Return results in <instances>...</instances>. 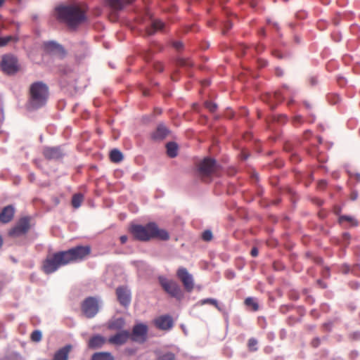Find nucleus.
<instances>
[{
  "label": "nucleus",
  "mask_w": 360,
  "mask_h": 360,
  "mask_svg": "<svg viewBox=\"0 0 360 360\" xmlns=\"http://www.w3.org/2000/svg\"><path fill=\"white\" fill-rule=\"evenodd\" d=\"M129 230L134 238L139 241L146 242L153 238L165 241L169 239V233L165 229H160L155 222H149L146 225L132 224Z\"/></svg>",
  "instance_id": "f257e3e1"
},
{
  "label": "nucleus",
  "mask_w": 360,
  "mask_h": 360,
  "mask_svg": "<svg viewBox=\"0 0 360 360\" xmlns=\"http://www.w3.org/2000/svg\"><path fill=\"white\" fill-rule=\"evenodd\" d=\"M56 12L58 19L72 29L86 20L85 11L77 4L58 6Z\"/></svg>",
  "instance_id": "f03ea898"
},
{
  "label": "nucleus",
  "mask_w": 360,
  "mask_h": 360,
  "mask_svg": "<svg viewBox=\"0 0 360 360\" xmlns=\"http://www.w3.org/2000/svg\"><path fill=\"white\" fill-rule=\"evenodd\" d=\"M29 92V105L32 109H39L46 104L49 91L45 83L41 81L32 83L30 86Z\"/></svg>",
  "instance_id": "7ed1b4c3"
},
{
  "label": "nucleus",
  "mask_w": 360,
  "mask_h": 360,
  "mask_svg": "<svg viewBox=\"0 0 360 360\" xmlns=\"http://www.w3.org/2000/svg\"><path fill=\"white\" fill-rule=\"evenodd\" d=\"M65 265L68 264L63 251H58L46 256L42 262L41 269L46 274H51Z\"/></svg>",
  "instance_id": "20e7f679"
},
{
  "label": "nucleus",
  "mask_w": 360,
  "mask_h": 360,
  "mask_svg": "<svg viewBox=\"0 0 360 360\" xmlns=\"http://www.w3.org/2000/svg\"><path fill=\"white\" fill-rule=\"evenodd\" d=\"M91 248L89 245H77L68 250H64L63 253L67 264H69L86 259L91 254Z\"/></svg>",
  "instance_id": "39448f33"
},
{
  "label": "nucleus",
  "mask_w": 360,
  "mask_h": 360,
  "mask_svg": "<svg viewBox=\"0 0 360 360\" xmlns=\"http://www.w3.org/2000/svg\"><path fill=\"white\" fill-rule=\"evenodd\" d=\"M158 280L163 290L171 297L176 299L181 298L182 291L181 287L176 282L169 280L164 276H159Z\"/></svg>",
  "instance_id": "423d86ee"
},
{
  "label": "nucleus",
  "mask_w": 360,
  "mask_h": 360,
  "mask_svg": "<svg viewBox=\"0 0 360 360\" xmlns=\"http://www.w3.org/2000/svg\"><path fill=\"white\" fill-rule=\"evenodd\" d=\"M30 218L23 217L18 219L17 223L8 231L11 237H19L26 234L30 228Z\"/></svg>",
  "instance_id": "0eeeda50"
},
{
  "label": "nucleus",
  "mask_w": 360,
  "mask_h": 360,
  "mask_svg": "<svg viewBox=\"0 0 360 360\" xmlns=\"http://www.w3.org/2000/svg\"><path fill=\"white\" fill-rule=\"evenodd\" d=\"M1 68L7 75H14L19 70L17 58L13 55H4L1 61Z\"/></svg>",
  "instance_id": "6e6552de"
},
{
  "label": "nucleus",
  "mask_w": 360,
  "mask_h": 360,
  "mask_svg": "<svg viewBox=\"0 0 360 360\" xmlns=\"http://www.w3.org/2000/svg\"><path fill=\"white\" fill-rule=\"evenodd\" d=\"M217 162L210 158H204L198 165V172L202 178L210 176L217 170Z\"/></svg>",
  "instance_id": "1a4fd4ad"
},
{
  "label": "nucleus",
  "mask_w": 360,
  "mask_h": 360,
  "mask_svg": "<svg viewBox=\"0 0 360 360\" xmlns=\"http://www.w3.org/2000/svg\"><path fill=\"white\" fill-rule=\"evenodd\" d=\"M81 307L85 316L87 318H92L98 311V302L95 297H89L84 300Z\"/></svg>",
  "instance_id": "9d476101"
},
{
  "label": "nucleus",
  "mask_w": 360,
  "mask_h": 360,
  "mask_svg": "<svg viewBox=\"0 0 360 360\" xmlns=\"http://www.w3.org/2000/svg\"><path fill=\"white\" fill-rule=\"evenodd\" d=\"M148 326L144 323H138L134 326L130 339L136 342L143 343L147 340Z\"/></svg>",
  "instance_id": "9b49d317"
},
{
  "label": "nucleus",
  "mask_w": 360,
  "mask_h": 360,
  "mask_svg": "<svg viewBox=\"0 0 360 360\" xmlns=\"http://www.w3.org/2000/svg\"><path fill=\"white\" fill-rule=\"evenodd\" d=\"M176 276L181 281L186 291L191 292L193 290L194 288L193 278L185 267L181 266L177 269Z\"/></svg>",
  "instance_id": "f8f14e48"
},
{
  "label": "nucleus",
  "mask_w": 360,
  "mask_h": 360,
  "mask_svg": "<svg viewBox=\"0 0 360 360\" xmlns=\"http://www.w3.org/2000/svg\"><path fill=\"white\" fill-rule=\"evenodd\" d=\"M155 326L162 330H169L174 326V321L169 315H162L153 321Z\"/></svg>",
  "instance_id": "ddd939ff"
},
{
  "label": "nucleus",
  "mask_w": 360,
  "mask_h": 360,
  "mask_svg": "<svg viewBox=\"0 0 360 360\" xmlns=\"http://www.w3.org/2000/svg\"><path fill=\"white\" fill-rule=\"evenodd\" d=\"M129 339H130V332L129 330H121L109 337L108 342L110 344L120 346L125 344Z\"/></svg>",
  "instance_id": "4468645a"
},
{
  "label": "nucleus",
  "mask_w": 360,
  "mask_h": 360,
  "mask_svg": "<svg viewBox=\"0 0 360 360\" xmlns=\"http://www.w3.org/2000/svg\"><path fill=\"white\" fill-rule=\"evenodd\" d=\"M42 154L44 157L49 160H58L60 158H62L63 156V153L60 146H46L43 149Z\"/></svg>",
  "instance_id": "2eb2a0df"
},
{
  "label": "nucleus",
  "mask_w": 360,
  "mask_h": 360,
  "mask_svg": "<svg viewBox=\"0 0 360 360\" xmlns=\"http://www.w3.org/2000/svg\"><path fill=\"white\" fill-rule=\"evenodd\" d=\"M117 300L123 306H128L131 302V292L127 286H120L116 290Z\"/></svg>",
  "instance_id": "dca6fc26"
},
{
  "label": "nucleus",
  "mask_w": 360,
  "mask_h": 360,
  "mask_svg": "<svg viewBox=\"0 0 360 360\" xmlns=\"http://www.w3.org/2000/svg\"><path fill=\"white\" fill-rule=\"evenodd\" d=\"M15 210L13 205H9L4 207L0 212V222L8 224L13 219Z\"/></svg>",
  "instance_id": "f3484780"
},
{
  "label": "nucleus",
  "mask_w": 360,
  "mask_h": 360,
  "mask_svg": "<svg viewBox=\"0 0 360 360\" xmlns=\"http://www.w3.org/2000/svg\"><path fill=\"white\" fill-rule=\"evenodd\" d=\"M169 134L168 129L162 124H159L154 132L151 134V138L155 141H160L166 138Z\"/></svg>",
  "instance_id": "a211bd4d"
},
{
  "label": "nucleus",
  "mask_w": 360,
  "mask_h": 360,
  "mask_svg": "<svg viewBox=\"0 0 360 360\" xmlns=\"http://www.w3.org/2000/svg\"><path fill=\"white\" fill-rule=\"evenodd\" d=\"M72 347L71 345H66L62 348L59 349L55 353L53 360H68Z\"/></svg>",
  "instance_id": "6ab92c4d"
},
{
  "label": "nucleus",
  "mask_w": 360,
  "mask_h": 360,
  "mask_svg": "<svg viewBox=\"0 0 360 360\" xmlns=\"http://www.w3.org/2000/svg\"><path fill=\"white\" fill-rule=\"evenodd\" d=\"M105 342V339L101 335H97L91 337L88 342L90 349H96L101 348Z\"/></svg>",
  "instance_id": "aec40b11"
},
{
  "label": "nucleus",
  "mask_w": 360,
  "mask_h": 360,
  "mask_svg": "<svg viewBox=\"0 0 360 360\" xmlns=\"http://www.w3.org/2000/svg\"><path fill=\"white\" fill-rule=\"evenodd\" d=\"M108 6L115 10H122L124 5L131 4L135 0H105Z\"/></svg>",
  "instance_id": "412c9836"
},
{
  "label": "nucleus",
  "mask_w": 360,
  "mask_h": 360,
  "mask_svg": "<svg viewBox=\"0 0 360 360\" xmlns=\"http://www.w3.org/2000/svg\"><path fill=\"white\" fill-rule=\"evenodd\" d=\"M125 324L123 318H117L110 320L108 322V328L112 330L121 331Z\"/></svg>",
  "instance_id": "4be33fe9"
},
{
  "label": "nucleus",
  "mask_w": 360,
  "mask_h": 360,
  "mask_svg": "<svg viewBox=\"0 0 360 360\" xmlns=\"http://www.w3.org/2000/svg\"><path fill=\"white\" fill-rule=\"evenodd\" d=\"M165 24L160 20H155L152 22L151 26L147 29L149 35L153 34L156 31L163 29Z\"/></svg>",
  "instance_id": "5701e85b"
},
{
  "label": "nucleus",
  "mask_w": 360,
  "mask_h": 360,
  "mask_svg": "<svg viewBox=\"0 0 360 360\" xmlns=\"http://www.w3.org/2000/svg\"><path fill=\"white\" fill-rule=\"evenodd\" d=\"M167 153L170 158H175L178 154V146L174 142H169L166 145Z\"/></svg>",
  "instance_id": "b1692460"
},
{
  "label": "nucleus",
  "mask_w": 360,
  "mask_h": 360,
  "mask_svg": "<svg viewBox=\"0 0 360 360\" xmlns=\"http://www.w3.org/2000/svg\"><path fill=\"white\" fill-rule=\"evenodd\" d=\"M91 360H114V357L109 352H97L93 354Z\"/></svg>",
  "instance_id": "393cba45"
},
{
  "label": "nucleus",
  "mask_w": 360,
  "mask_h": 360,
  "mask_svg": "<svg viewBox=\"0 0 360 360\" xmlns=\"http://www.w3.org/2000/svg\"><path fill=\"white\" fill-rule=\"evenodd\" d=\"M198 304L200 305L210 304L214 306L219 311H223L222 307L218 303L217 300L214 298H206L201 300L198 302Z\"/></svg>",
  "instance_id": "a878e982"
},
{
  "label": "nucleus",
  "mask_w": 360,
  "mask_h": 360,
  "mask_svg": "<svg viewBox=\"0 0 360 360\" xmlns=\"http://www.w3.org/2000/svg\"><path fill=\"white\" fill-rule=\"evenodd\" d=\"M110 160L113 162H120L123 160L122 153L118 149H112L110 153Z\"/></svg>",
  "instance_id": "bb28decb"
},
{
  "label": "nucleus",
  "mask_w": 360,
  "mask_h": 360,
  "mask_svg": "<svg viewBox=\"0 0 360 360\" xmlns=\"http://www.w3.org/2000/svg\"><path fill=\"white\" fill-rule=\"evenodd\" d=\"M84 200V195L82 193H75L72 198V205L74 208H79Z\"/></svg>",
  "instance_id": "cd10ccee"
},
{
  "label": "nucleus",
  "mask_w": 360,
  "mask_h": 360,
  "mask_svg": "<svg viewBox=\"0 0 360 360\" xmlns=\"http://www.w3.org/2000/svg\"><path fill=\"white\" fill-rule=\"evenodd\" d=\"M44 47H45V49L48 51H64L63 47L60 44H58L54 41L46 42L44 44Z\"/></svg>",
  "instance_id": "c85d7f7f"
},
{
  "label": "nucleus",
  "mask_w": 360,
  "mask_h": 360,
  "mask_svg": "<svg viewBox=\"0 0 360 360\" xmlns=\"http://www.w3.org/2000/svg\"><path fill=\"white\" fill-rule=\"evenodd\" d=\"M176 356L173 352H167L160 353L155 360H175Z\"/></svg>",
  "instance_id": "c756f323"
},
{
  "label": "nucleus",
  "mask_w": 360,
  "mask_h": 360,
  "mask_svg": "<svg viewBox=\"0 0 360 360\" xmlns=\"http://www.w3.org/2000/svg\"><path fill=\"white\" fill-rule=\"evenodd\" d=\"M344 221L349 222L352 226H358V221L354 218H353L351 216L348 215H341L339 217V222L340 224L343 223Z\"/></svg>",
  "instance_id": "7c9ffc66"
},
{
  "label": "nucleus",
  "mask_w": 360,
  "mask_h": 360,
  "mask_svg": "<svg viewBox=\"0 0 360 360\" xmlns=\"http://www.w3.org/2000/svg\"><path fill=\"white\" fill-rule=\"evenodd\" d=\"M257 345H258L257 340L255 338H250L248 340V344H247L248 350L251 352H257L258 349Z\"/></svg>",
  "instance_id": "2f4dec72"
},
{
  "label": "nucleus",
  "mask_w": 360,
  "mask_h": 360,
  "mask_svg": "<svg viewBox=\"0 0 360 360\" xmlns=\"http://www.w3.org/2000/svg\"><path fill=\"white\" fill-rule=\"evenodd\" d=\"M245 304L248 307H251L255 311L259 309V305L253 297H247L245 300Z\"/></svg>",
  "instance_id": "473e14b6"
},
{
  "label": "nucleus",
  "mask_w": 360,
  "mask_h": 360,
  "mask_svg": "<svg viewBox=\"0 0 360 360\" xmlns=\"http://www.w3.org/2000/svg\"><path fill=\"white\" fill-rule=\"evenodd\" d=\"M41 332L39 330H34L30 335V339L32 342H39L41 340Z\"/></svg>",
  "instance_id": "72a5a7b5"
},
{
  "label": "nucleus",
  "mask_w": 360,
  "mask_h": 360,
  "mask_svg": "<svg viewBox=\"0 0 360 360\" xmlns=\"http://www.w3.org/2000/svg\"><path fill=\"white\" fill-rule=\"evenodd\" d=\"M205 106L212 112H215L217 108V105L214 103L210 101L205 102Z\"/></svg>",
  "instance_id": "f704fd0d"
},
{
  "label": "nucleus",
  "mask_w": 360,
  "mask_h": 360,
  "mask_svg": "<svg viewBox=\"0 0 360 360\" xmlns=\"http://www.w3.org/2000/svg\"><path fill=\"white\" fill-rule=\"evenodd\" d=\"M202 238L205 241H210L212 238V233L210 230H206L202 233Z\"/></svg>",
  "instance_id": "c9c22d12"
},
{
  "label": "nucleus",
  "mask_w": 360,
  "mask_h": 360,
  "mask_svg": "<svg viewBox=\"0 0 360 360\" xmlns=\"http://www.w3.org/2000/svg\"><path fill=\"white\" fill-rule=\"evenodd\" d=\"M274 97L278 102H281L284 98V95L281 91H276L274 93Z\"/></svg>",
  "instance_id": "e433bc0d"
},
{
  "label": "nucleus",
  "mask_w": 360,
  "mask_h": 360,
  "mask_svg": "<svg viewBox=\"0 0 360 360\" xmlns=\"http://www.w3.org/2000/svg\"><path fill=\"white\" fill-rule=\"evenodd\" d=\"M11 39V37H0V46H4L6 45L10 41Z\"/></svg>",
  "instance_id": "4c0bfd02"
},
{
  "label": "nucleus",
  "mask_w": 360,
  "mask_h": 360,
  "mask_svg": "<svg viewBox=\"0 0 360 360\" xmlns=\"http://www.w3.org/2000/svg\"><path fill=\"white\" fill-rule=\"evenodd\" d=\"M302 117L300 115H296L294 117L292 122L294 124H301L302 122Z\"/></svg>",
  "instance_id": "58836bf2"
},
{
  "label": "nucleus",
  "mask_w": 360,
  "mask_h": 360,
  "mask_svg": "<svg viewBox=\"0 0 360 360\" xmlns=\"http://www.w3.org/2000/svg\"><path fill=\"white\" fill-rule=\"evenodd\" d=\"M258 65L260 68H264L267 65V61L264 59L259 58L258 60Z\"/></svg>",
  "instance_id": "ea45409f"
},
{
  "label": "nucleus",
  "mask_w": 360,
  "mask_h": 360,
  "mask_svg": "<svg viewBox=\"0 0 360 360\" xmlns=\"http://www.w3.org/2000/svg\"><path fill=\"white\" fill-rule=\"evenodd\" d=\"M173 46L175 49H176L177 50H179L180 49L182 48L183 44L181 41H174L173 43Z\"/></svg>",
  "instance_id": "a19ab883"
},
{
  "label": "nucleus",
  "mask_w": 360,
  "mask_h": 360,
  "mask_svg": "<svg viewBox=\"0 0 360 360\" xmlns=\"http://www.w3.org/2000/svg\"><path fill=\"white\" fill-rule=\"evenodd\" d=\"M255 50L257 53H261L264 50V46L263 44H258L256 47H255Z\"/></svg>",
  "instance_id": "79ce46f5"
},
{
  "label": "nucleus",
  "mask_w": 360,
  "mask_h": 360,
  "mask_svg": "<svg viewBox=\"0 0 360 360\" xmlns=\"http://www.w3.org/2000/svg\"><path fill=\"white\" fill-rule=\"evenodd\" d=\"M258 253H259V251L257 248L255 247L251 250L250 254L252 257H257L258 255Z\"/></svg>",
  "instance_id": "37998d69"
},
{
  "label": "nucleus",
  "mask_w": 360,
  "mask_h": 360,
  "mask_svg": "<svg viewBox=\"0 0 360 360\" xmlns=\"http://www.w3.org/2000/svg\"><path fill=\"white\" fill-rule=\"evenodd\" d=\"M341 271L344 274H347L349 271V266L348 265L344 264L341 267Z\"/></svg>",
  "instance_id": "c03bdc74"
},
{
  "label": "nucleus",
  "mask_w": 360,
  "mask_h": 360,
  "mask_svg": "<svg viewBox=\"0 0 360 360\" xmlns=\"http://www.w3.org/2000/svg\"><path fill=\"white\" fill-rule=\"evenodd\" d=\"M290 299L297 300L299 298V296L296 292H291L290 294Z\"/></svg>",
  "instance_id": "a18cd8bd"
},
{
  "label": "nucleus",
  "mask_w": 360,
  "mask_h": 360,
  "mask_svg": "<svg viewBox=\"0 0 360 360\" xmlns=\"http://www.w3.org/2000/svg\"><path fill=\"white\" fill-rule=\"evenodd\" d=\"M127 240H128V238H127V236H125V235L121 236H120V243H121L122 244H124V243H127Z\"/></svg>",
  "instance_id": "49530a36"
},
{
  "label": "nucleus",
  "mask_w": 360,
  "mask_h": 360,
  "mask_svg": "<svg viewBox=\"0 0 360 360\" xmlns=\"http://www.w3.org/2000/svg\"><path fill=\"white\" fill-rule=\"evenodd\" d=\"M276 74L278 76L281 77V76H282V75H283V70H282L281 68H277L276 69Z\"/></svg>",
  "instance_id": "de8ad7c7"
},
{
  "label": "nucleus",
  "mask_w": 360,
  "mask_h": 360,
  "mask_svg": "<svg viewBox=\"0 0 360 360\" xmlns=\"http://www.w3.org/2000/svg\"><path fill=\"white\" fill-rule=\"evenodd\" d=\"M350 285L352 286V288L357 289L359 286V284L356 282H352L350 283Z\"/></svg>",
  "instance_id": "09e8293b"
},
{
  "label": "nucleus",
  "mask_w": 360,
  "mask_h": 360,
  "mask_svg": "<svg viewBox=\"0 0 360 360\" xmlns=\"http://www.w3.org/2000/svg\"><path fill=\"white\" fill-rule=\"evenodd\" d=\"M156 69L158 70H159L160 72L163 70V68H162V65L160 63L158 65V67L156 68Z\"/></svg>",
  "instance_id": "8fccbe9b"
},
{
  "label": "nucleus",
  "mask_w": 360,
  "mask_h": 360,
  "mask_svg": "<svg viewBox=\"0 0 360 360\" xmlns=\"http://www.w3.org/2000/svg\"><path fill=\"white\" fill-rule=\"evenodd\" d=\"M30 181H33L34 180V174L31 173L30 174Z\"/></svg>",
  "instance_id": "3c124183"
},
{
  "label": "nucleus",
  "mask_w": 360,
  "mask_h": 360,
  "mask_svg": "<svg viewBox=\"0 0 360 360\" xmlns=\"http://www.w3.org/2000/svg\"><path fill=\"white\" fill-rule=\"evenodd\" d=\"M304 104L305 107H306L307 109H310V108H311V105H310V104H309L308 102H306V101H305V102L304 103Z\"/></svg>",
  "instance_id": "603ef678"
},
{
  "label": "nucleus",
  "mask_w": 360,
  "mask_h": 360,
  "mask_svg": "<svg viewBox=\"0 0 360 360\" xmlns=\"http://www.w3.org/2000/svg\"><path fill=\"white\" fill-rule=\"evenodd\" d=\"M273 25L276 30H278V25L276 22L273 23Z\"/></svg>",
  "instance_id": "864d4df0"
},
{
  "label": "nucleus",
  "mask_w": 360,
  "mask_h": 360,
  "mask_svg": "<svg viewBox=\"0 0 360 360\" xmlns=\"http://www.w3.org/2000/svg\"><path fill=\"white\" fill-rule=\"evenodd\" d=\"M2 244H3V239H2L1 236L0 235V248L1 247Z\"/></svg>",
  "instance_id": "5fc2aeb1"
},
{
  "label": "nucleus",
  "mask_w": 360,
  "mask_h": 360,
  "mask_svg": "<svg viewBox=\"0 0 360 360\" xmlns=\"http://www.w3.org/2000/svg\"><path fill=\"white\" fill-rule=\"evenodd\" d=\"M5 0H0V7L3 6Z\"/></svg>",
  "instance_id": "6e6d98bb"
},
{
  "label": "nucleus",
  "mask_w": 360,
  "mask_h": 360,
  "mask_svg": "<svg viewBox=\"0 0 360 360\" xmlns=\"http://www.w3.org/2000/svg\"><path fill=\"white\" fill-rule=\"evenodd\" d=\"M292 102H293V100H292V99H290V100L288 101V105H290Z\"/></svg>",
  "instance_id": "4d7b16f0"
},
{
  "label": "nucleus",
  "mask_w": 360,
  "mask_h": 360,
  "mask_svg": "<svg viewBox=\"0 0 360 360\" xmlns=\"http://www.w3.org/2000/svg\"><path fill=\"white\" fill-rule=\"evenodd\" d=\"M261 32H262V34H265V33H264V30H261Z\"/></svg>",
  "instance_id": "13d9d810"
}]
</instances>
